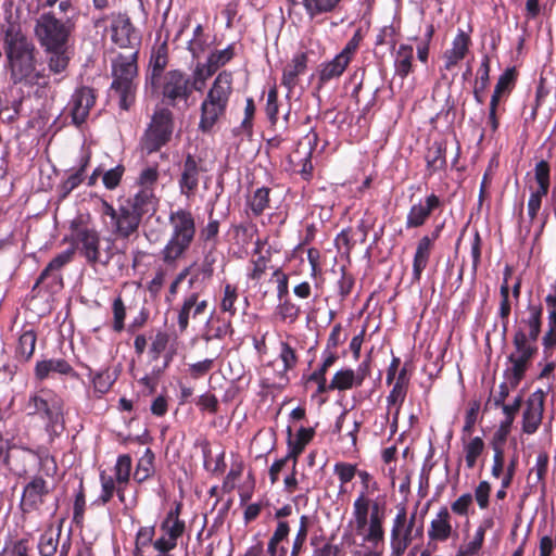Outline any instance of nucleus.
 <instances>
[{
    "label": "nucleus",
    "mask_w": 556,
    "mask_h": 556,
    "mask_svg": "<svg viewBox=\"0 0 556 556\" xmlns=\"http://www.w3.org/2000/svg\"><path fill=\"white\" fill-rule=\"evenodd\" d=\"M517 79V72L515 67L507 68L502 75H500L495 85L494 91L503 96H508L513 90Z\"/></svg>",
    "instance_id": "37"
},
{
    "label": "nucleus",
    "mask_w": 556,
    "mask_h": 556,
    "mask_svg": "<svg viewBox=\"0 0 556 556\" xmlns=\"http://www.w3.org/2000/svg\"><path fill=\"white\" fill-rule=\"evenodd\" d=\"M3 45L13 83L17 84L28 78L36 68V48L20 25H9Z\"/></svg>",
    "instance_id": "1"
},
{
    "label": "nucleus",
    "mask_w": 556,
    "mask_h": 556,
    "mask_svg": "<svg viewBox=\"0 0 556 556\" xmlns=\"http://www.w3.org/2000/svg\"><path fill=\"white\" fill-rule=\"evenodd\" d=\"M545 392L541 389L534 391L526 402L522 415V431L533 434L539 429L544 412Z\"/></svg>",
    "instance_id": "12"
},
{
    "label": "nucleus",
    "mask_w": 556,
    "mask_h": 556,
    "mask_svg": "<svg viewBox=\"0 0 556 556\" xmlns=\"http://www.w3.org/2000/svg\"><path fill=\"white\" fill-rule=\"evenodd\" d=\"M125 204L134 213H139L142 218L150 210H153V194L151 191L144 189L138 192L132 199L126 200Z\"/></svg>",
    "instance_id": "30"
},
{
    "label": "nucleus",
    "mask_w": 556,
    "mask_h": 556,
    "mask_svg": "<svg viewBox=\"0 0 556 556\" xmlns=\"http://www.w3.org/2000/svg\"><path fill=\"white\" fill-rule=\"evenodd\" d=\"M514 421L510 420H503L497 428V430L494 432L493 438L491 440V446H501L504 447L507 437L510 432L511 425Z\"/></svg>",
    "instance_id": "51"
},
{
    "label": "nucleus",
    "mask_w": 556,
    "mask_h": 556,
    "mask_svg": "<svg viewBox=\"0 0 556 556\" xmlns=\"http://www.w3.org/2000/svg\"><path fill=\"white\" fill-rule=\"evenodd\" d=\"M534 178L536 182H551V167L547 161L541 160L535 164Z\"/></svg>",
    "instance_id": "62"
},
{
    "label": "nucleus",
    "mask_w": 556,
    "mask_h": 556,
    "mask_svg": "<svg viewBox=\"0 0 556 556\" xmlns=\"http://www.w3.org/2000/svg\"><path fill=\"white\" fill-rule=\"evenodd\" d=\"M355 532L363 536V542L377 545L383 541L384 531L382 528L384 514L380 511L379 504L371 501L365 494L354 502Z\"/></svg>",
    "instance_id": "2"
},
{
    "label": "nucleus",
    "mask_w": 556,
    "mask_h": 556,
    "mask_svg": "<svg viewBox=\"0 0 556 556\" xmlns=\"http://www.w3.org/2000/svg\"><path fill=\"white\" fill-rule=\"evenodd\" d=\"M78 240L81 244L80 250L88 260V262H106V260L101 258L99 250L100 238L97 231L91 229H83L78 232Z\"/></svg>",
    "instance_id": "23"
},
{
    "label": "nucleus",
    "mask_w": 556,
    "mask_h": 556,
    "mask_svg": "<svg viewBox=\"0 0 556 556\" xmlns=\"http://www.w3.org/2000/svg\"><path fill=\"white\" fill-rule=\"evenodd\" d=\"M348 67V46L320 72V80L327 81L341 76Z\"/></svg>",
    "instance_id": "27"
},
{
    "label": "nucleus",
    "mask_w": 556,
    "mask_h": 556,
    "mask_svg": "<svg viewBox=\"0 0 556 556\" xmlns=\"http://www.w3.org/2000/svg\"><path fill=\"white\" fill-rule=\"evenodd\" d=\"M113 312H114V330L121 331L124 327V318H125V306L123 301L117 298L113 303Z\"/></svg>",
    "instance_id": "63"
},
{
    "label": "nucleus",
    "mask_w": 556,
    "mask_h": 556,
    "mask_svg": "<svg viewBox=\"0 0 556 556\" xmlns=\"http://www.w3.org/2000/svg\"><path fill=\"white\" fill-rule=\"evenodd\" d=\"M526 312L528 316L522 317L519 320L514 336H517L521 332L528 344H535L542 330L543 306L540 303H529Z\"/></svg>",
    "instance_id": "11"
},
{
    "label": "nucleus",
    "mask_w": 556,
    "mask_h": 556,
    "mask_svg": "<svg viewBox=\"0 0 556 556\" xmlns=\"http://www.w3.org/2000/svg\"><path fill=\"white\" fill-rule=\"evenodd\" d=\"M446 148L441 142H433L425 155L429 176L446 167Z\"/></svg>",
    "instance_id": "25"
},
{
    "label": "nucleus",
    "mask_w": 556,
    "mask_h": 556,
    "mask_svg": "<svg viewBox=\"0 0 556 556\" xmlns=\"http://www.w3.org/2000/svg\"><path fill=\"white\" fill-rule=\"evenodd\" d=\"M137 51L119 54L113 62L114 89L119 96V104L127 110L134 100V79L137 76Z\"/></svg>",
    "instance_id": "5"
},
{
    "label": "nucleus",
    "mask_w": 556,
    "mask_h": 556,
    "mask_svg": "<svg viewBox=\"0 0 556 556\" xmlns=\"http://www.w3.org/2000/svg\"><path fill=\"white\" fill-rule=\"evenodd\" d=\"M307 56L305 53H300L294 56L292 62L288 64L283 71L282 84L288 89H292L298 81V76L306 68Z\"/></svg>",
    "instance_id": "26"
},
{
    "label": "nucleus",
    "mask_w": 556,
    "mask_h": 556,
    "mask_svg": "<svg viewBox=\"0 0 556 556\" xmlns=\"http://www.w3.org/2000/svg\"><path fill=\"white\" fill-rule=\"evenodd\" d=\"M35 344L36 333L33 330L25 331L18 339L16 351L22 358L28 359L35 351Z\"/></svg>",
    "instance_id": "38"
},
{
    "label": "nucleus",
    "mask_w": 556,
    "mask_h": 556,
    "mask_svg": "<svg viewBox=\"0 0 556 556\" xmlns=\"http://www.w3.org/2000/svg\"><path fill=\"white\" fill-rule=\"evenodd\" d=\"M50 372L68 375L72 372L70 364L62 358H52L39 362L36 366V377L40 380L49 377Z\"/></svg>",
    "instance_id": "28"
},
{
    "label": "nucleus",
    "mask_w": 556,
    "mask_h": 556,
    "mask_svg": "<svg viewBox=\"0 0 556 556\" xmlns=\"http://www.w3.org/2000/svg\"><path fill=\"white\" fill-rule=\"evenodd\" d=\"M393 388L390 391L389 395L387 396V402L389 406H396V415L400 412V408L402 404L405 401L408 383H409V377L407 374L406 366L402 367L394 379Z\"/></svg>",
    "instance_id": "24"
},
{
    "label": "nucleus",
    "mask_w": 556,
    "mask_h": 556,
    "mask_svg": "<svg viewBox=\"0 0 556 556\" xmlns=\"http://www.w3.org/2000/svg\"><path fill=\"white\" fill-rule=\"evenodd\" d=\"M75 253V249H68L64 251L63 253L56 255L48 265L47 267L41 271L40 276L37 279L36 287L43 282L48 277L53 276L56 274L63 266H65L67 263H70L73 258V255Z\"/></svg>",
    "instance_id": "31"
},
{
    "label": "nucleus",
    "mask_w": 556,
    "mask_h": 556,
    "mask_svg": "<svg viewBox=\"0 0 556 556\" xmlns=\"http://www.w3.org/2000/svg\"><path fill=\"white\" fill-rule=\"evenodd\" d=\"M28 408L30 414L43 412L51 422H58L61 417L59 408H50L47 401L37 395L29 401Z\"/></svg>",
    "instance_id": "35"
},
{
    "label": "nucleus",
    "mask_w": 556,
    "mask_h": 556,
    "mask_svg": "<svg viewBox=\"0 0 556 556\" xmlns=\"http://www.w3.org/2000/svg\"><path fill=\"white\" fill-rule=\"evenodd\" d=\"M548 462H549V456L546 452H540L538 454V457H536V462H535V465L534 467L530 470L529 472V476H528V479L530 480L531 479V475L534 472L535 473V481H534V484H541L542 486V490L545 489L546 486V475H547V470H548Z\"/></svg>",
    "instance_id": "34"
},
{
    "label": "nucleus",
    "mask_w": 556,
    "mask_h": 556,
    "mask_svg": "<svg viewBox=\"0 0 556 556\" xmlns=\"http://www.w3.org/2000/svg\"><path fill=\"white\" fill-rule=\"evenodd\" d=\"M49 490L47 488L46 481L40 478H34L24 488L23 496H22V508L24 510H28L35 508L38 504L42 502V497L48 494Z\"/></svg>",
    "instance_id": "22"
},
{
    "label": "nucleus",
    "mask_w": 556,
    "mask_h": 556,
    "mask_svg": "<svg viewBox=\"0 0 556 556\" xmlns=\"http://www.w3.org/2000/svg\"><path fill=\"white\" fill-rule=\"evenodd\" d=\"M484 535H485V528L480 526L475 532L472 541H470L467 545L464 552H462V555L468 556V555H476L482 547L484 542Z\"/></svg>",
    "instance_id": "50"
},
{
    "label": "nucleus",
    "mask_w": 556,
    "mask_h": 556,
    "mask_svg": "<svg viewBox=\"0 0 556 556\" xmlns=\"http://www.w3.org/2000/svg\"><path fill=\"white\" fill-rule=\"evenodd\" d=\"M340 0H304V5L312 14L331 11Z\"/></svg>",
    "instance_id": "46"
},
{
    "label": "nucleus",
    "mask_w": 556,
    "mask_h": 556,
    "mask_svg": "<svg viewBox=\"0 0 556 556\" xmlns=\"http://www.w3.org/2000/svg\"><path fill=\"white\" fill-rule=\"evenodd\" d=\"M407 521L406 508L403 506L399 509L391 531V545L392 548L399 545V536H401L403 529Z\"/></svg>",
    "instance_id": "44"
},
{
    "label": "nucleus",
    "mask_w": 556,
    "mask_h": 556,
    "mask_svg": "<svg viewBox=\"0 0 556 556\" xmlns=\"http://www.w3.org/2000/svg\"><path fill=\"white\" fill-rule=\"evenodd\" d=\"M96 96L93 90L88 87H81L75 91L72 98L73 106L71 114L74 124H83L89 115L90 109L93 106Z\"/></svg>",
    "instance_id": "15"
},
{
    "label": "nucleus",
    "mask_w": 556,
    "mask_h": 556,
    "mask_svg": "<svg viewBox=\"0 0 556 556\" xmlns=\"http://www.w3.org/2000/svg\"><path fill=\"white\" fill-rule=\"evenodd\" d=\"M416 514H413L409 518L408 525H405L403 536H399V545L393 547V551L397 554H402L412 542V530L415 522Z\"/></svg>",
    "instance_id": "55"
},
{
    "label": "nucleus",
    "mask_w": 556,
    "mask_h": 556,
    "mask_svg": "<svg viewBox=\"0 0 556 556\" xmlns=\"http://www.w3.org/2000/svg\"><path fill=\"white\" fill-rule=\"evenodd\" d=\"M179 506L175 511H170L165 521L163 522V529L167 532L170 539L177 540L185 530V523L178 519Z\"/></svg>",
    "instance_id": "36"
},
{
    "label": "nucleus",
    "mask_w": 556,
    "mask_h": 556,
    "mask_svg": "<svg viewBox=\"0 0 556 556\" xmlns=\"http://www.w3.org/2000/svg\"><path fill=\"white\" fill-rule=\"evenodd\" d=\"M111 33L113 42L121 49H125L126 53H129V51L138 52L141 37L128 15L123 13L114 15L111 24Z\"/></svg>",
    "instance_id": "9"
},
{
    "label": "nucleus",
    "mask_w": 556,
    "mask_h": 556,
    "mask_svg": "<svg viewBox=\"0 0 556 556\" xmlns=\"http://www.w3.org/2000/svg\"><path fill=\"white\" fill-rule=\"evenodd\" d=\"M414 48L407 43H401L394 52V76L402 80L407 78L415 71Z\"/></svg>",
    "instance_id": "19"
},
{
    "label": "nucleus",
    "mask_w": 556,
    "mask_h": 556,
    "mask_svg": "<svg viewBox=\"0 0 556 556\" xmlns=\"http://www.w3.org/2000/svg\"><path fill=\"white\" fill-rule=\"evenodd\" d=\"M371 350L366 354L364 361L359 364L356 372L350 369V389L361 386L364 379L370 374Z\"/></svg>",
    "instance_id": "40"
},
{
    "label": "nucleus",
    "mask_w": 556,
    "mask_h": 556,
    "mask_svg": "<svg viewBox=\"0 0 556 556\" xmlns=\"http://www.w3.org/2000/svg\"><path fill=\"white\" fill-rule=\"evenodd\" d=\"M334 362V356H329L325 359L321 368L318 371H315L309 377V380L316 381L318 383V392L323 393L328 390L326 386V379L324 377L326 369L331 366Z\"/></svg>",
    "instance_id": "57"
},
{
    "label": "nucleus",
    "mask_w": 556,
    "mask_h": 556,
    "mask_svg": "<svg viewBox=\"0 0 556 556\" xmlns=\"http://www.w3.org/2000/svg\"><path fill=\"white\" fill-rule=\"evenodd\" d=\"M432 249V239H430V236H424L417 242L416 251L413 258V282L420 281L422 271L428 266Z\"/></svg>",
    "instance_id": "20"
},
{
    "label": "nucleus",
    "mask_w": 556,
    "mask_h": 556,
    "mask_svg": "<svg viewBox=\"0 0 556 556\" xmlns=\"http://www.w3.org/2000/svg\"><path fill=\"white\" fill-rule=\"evenodd\" d=\"M207 307V302L205 300H200L198 293H192L188 296L179 311L178 314V325L181 331H185L189 325L190 315L193 318H197L204 314Z\"/></svg>",
    "instance_id": "21"
},
{
    "label": "nucleus",
    "mask_w": 556,
    "mask_h": 556,
    "mask_svg": "<svg viewBox=\"0 0 556 556\" xmlns=\"http://www.w3.org/2000/svg\"><path fill=\"white\" fill-rule=\"evenodd\" d=\"M513 344L515 352L507 357L511 366L504 371V376L508 380L510 388L516 389L525 378L532 358L538 353V346L535 344H528L521 332L513 337Z\"/></svg>",
    "instance_id": "7"
},
{
    "label": "nucleus",
    "mask_w": 556,
    "mask_h": 556,
    "mask_svg": "<svg viewBox=\"0 0 556 556\" xmlns=\"http://www.w3.org/2000/svg\"><path fill=\"white\" fill-rule=\"evenodd\" d=\"M141 223L139 213H134L125 204L118 207V216L113 224V232L121 238H128L138 230Z\"/></svg>",
    "instance_id": "17"
},
{
    "label": "nucleus",
    "mask_w": 556,
    "mask_h": 556,
    "mask_svg": "<svg viewBox=\"0 0 556 556\" xmlns=\"http://www.w3.org/2000/svg\"><path fill=\"white\" fill-rule=\"evenodd\" d=\"M289 534V525L285 521H280L278 527L268 543V553L270 556H277V545Z\"/></svg>",
    "instance_id": "49"
},
{
    "label": "nucleus",
    "mask_w": 556,
    "mask_h": 556,
    "mask_svg": "<svg viewBox=\"0 0 556 556\" xmlns=\"http://www.w3.org/2000/svg\"><path fill=\"white\" fill-rule=\"evenodd\" d=\"M154 536V527H143L138 531L137 538H136V554L135 556H138L140 553L141 547L147 546L152 542V539Z\"/></svg>",
    "instance_id": "58"
},
{
    "label": "nucleus",
    "mask_w": 556,
    "mask_h": 556,
    "mask_svg": "<svg viewBox=\"0 0 556 556\" xmlns=\"http://www.w3.org/2000/svg\"><path fill=\"white\" fill-rule=\"evenodd\" d=\"M440 206L441 200L434 193L427 195L425 202L420 201L412 205L406 215V229L422 227L431 216L432 212Z\"/></svg>",
    "instance_id": "14"
},
{
    "label": "nucleus",
    "mask_w": 556,
    "mask_h": 556,
    "mask_svg": "<svg viewBox=\"0 0 556 556\" xmlns=\"http://www.w3.org/2000/svg\"><path fill=\"white\" fill-rule=\"evenodd\" d=\"M472 505V495L465 493L451 504V509L459 516H467L469 507Z\"/></svg>",
    "instance_id": "56"
},
{
    "label": "nucleus",
    "mask_w": 556,
    "mask_h": 556,
    "mask_svg": "<svg viewBox=\"0 0 556 556\" xmlns=\"http://www.w3.org/2000/svg\"><path fill=\"white\" fill-rule=\"evenodd\" d=\"M46 51L51 53V56L48 62L51 72L58 74L63 72L67 67L70 58L66 55V49Z\"/></svg>",
    "instance_id": "42"
},
{
    "label": "nucleus",
    "mask_w": 556,
    "mask_h": 556,
    "mask_svg": "<svg viewBox=\"0 0 556 556\" xmlns=\"http://www.w3.org/2000/svg\"><path fill=\"white\" fill-rule=\"evenodd\" d=\"M492 450L494 452V455L491 473L494 478L498 479L503 475L505 466L504 447L492 446Z\"/></svg>",
    "instance_id": "53"
},
{
    "label": "nucleus",
    "mask_w": 556,
    "mask_h": 556,
    "mask_svg": "<svg viewBox=\"0 0 556 556\" xmlns=\"http://www.w3.org/2000/svg\"><path fill=\"white\" fill-rule=\"evenodd\" d=\"M236 299H237L236 288L230 285H227L225 287L224 298L220 303L222 311L228 312L231 315H233L236 312L235 307H233V303H235Z\"/></svg>",
    "instance_id": "60"
},
{
    "label": "nucleus",
    "mask_w": 556,
    "mask_h": 556,
    "mask_svg": "<svg viewBox=\"0 0 556 556\" xmlns=\"http://www.w3.org/2000/svg\"><path fill=\"white\" fill-rule=\"evenodd\" d=\"M130 468H131V459L128 455H122L118 457L115 471H116V479L118 482H127L130 475Z\"/></svg>",
    "instance_id": "52"
},
{
    "label": "nucleus",
    "mask_w": 556,
    "mask_h": 556,
    "mask_svg": "<svg viewBox=\"0 0 556 556\" xmlns=\"http://www.w3.org/2000/svg\"><path fill=\"white\" fill-rule=\"evenodd\" d=\"M60 528L47 530L39 542V553L41 556H55L58 554Z\"/></svg>",
    "instance_id": "32"
},
{
    "label": "nucleus",
    "mask_w": 556,
    "mask_h": 556,
    "mask_svg": "<svg viewBox=\"0 0 556 556\" xmlns=\"http://www.w3.org/2000/svg\"><path fill=\"white\" fill-rule=\"evenodd\" d=\"M452 532L451 514L446 506H442L430 522L428 536L431 541L445 542L451 538Z\"/></svg>",
    "instance_id": "18"
},
{
    "label": "nucleus",
    "mask_w": 556,
    "mask_h": 556,
    "mask_svg": "<svg viewBox=\"0 0 556 556\" xmlns=\"http://www.w3.org/2000/svg\"><path fill=\"white\" fill-rule=\"evenodd\" d=\"M470 45L471 38L469 34L465 33L463 29H458V33L452 42V48L444 52V65L442 70H453L459 61L465 59Z\"/></svg>",
    "instance_id": "16"
},
{
    "label": "nucleus",
    "mask_w": 556,
    "mask_h": 556,
    "mask_svg": "<svg viewBox=\"0 0 556 556\" xmlns=\"http://www.w3.org/2000/svg\"><path fill=\"white\" fill-rule=\"evenodd\" d=\"M484 447L485 444L481 437H475L464 445L467 468L472 469L476 466L478 458L484 451Z\"/></svg>",
    "instance_id": "33"
},
{
    "label": "nucleus",
    "mask_w": 556,
    "mask_h": 556,
    "mask_svg": "<svg viewBox=\"0 0 556 556\" xmlns=\"http://www.w3.org/2000/svg\"><path fill=\"white\" fill-rule=\"evenodd\" d=\"M230 93L231 74L222 72L216 77L201 106L200 128L203 131L210 130L218 117L224 114Z\"/></svg>",
    "instance_id": "4"
},
{
    "label": "nucleus",
    "mask_w": 556,
    "mask_h": 556,
    "mask_svg": "<svg viewBox=\"0 0 556 556\" xmlns=\"http://www.w3.org/2000/svg\"><path fill=\"white\" fill-rule=\"evenodd\" d=\"M73 24L58 20L52 13L41 14L35 26V35L46 50L66 49Z\"/></svg>",
    "instance_id": "6"
},
{
    "label": "nucleus",
    "mask_w": 556,
    "mask_h": 556,
    "mask_svg": "<svg viewBox=\"0 0 556 556\" xmlns=\"http://www.w3.org/2000/svg\"><path fill=\"white\" fill-rule=\"evenodd\" d=\"M269 190L265 188L257 189L250 202L251 210L255 214H261L268 205Z\"/></svg>",
    "instance_id": "48"
},
{
    "label": "nucleus",
    "mask_w": 556,
    "mask_h": 556,
    "mask_svg": "<svg viewBox=\"0 0 556 556\" xmlns=\"http://www.w3.org/2000/svg\"><path fill=\"white\" fill-rule=\"evenodd\" d=\"M232 58L230 48L212 53L207 60V75H213L220 66L225 65Z\"/></svg>",
    "instance_id": "41"
},
{
    "label": "nucleus",
    "mask_w": 556,
    "mask_h": 556,
    "mask_svg": "<svg viewBox=\"0 0 556 556\" xmlns=\"http://www.w3.org/2000/svg\"><path fill=\"white\" fill-rule=\"evenodd\" d=\"M490 56L484 54L481 60V64L477 71V78L473 88L480 91H486L490 84Z\"/></svg>",
    "instance_id": "39"
},
{
    "label": "nucleus",
    "mask_w": 556,
    "mask_h": 556,
    "mask_svg": "<svg viewBox=\"0 0 556 556\" xmlns=\"http://www.w3.org/2000/svg\"><path fill=\"white\" fill-rule=\"evenodd\" d=\"M173 132V114L167 109L155 111L151 124L146 131L142 147L148 153L157 151L164 146Z\"/></svg>",
    "instance_id": "8"
},
{
    "label": "nucleus",
    "mask_w": 556,
    "mask_h": 556,
    "mask_svg": "<svg viewBox=\"0 0 556 556\" xmlns=\"http://www.w3.org/2000/svg\"><path fill=\"white\" fill-rule=\"evenodd\" d=\"M167 64V49L166 45L163 43L159 47L152 59V79L159 77Z\"/></svg>",
    "instance_id": "45"
},
{
    "label": "nucleus",
    "mask_w": 556,
    "mask_h": 556,
    "mask_svg": "<svg viewBox=\"0 0 556 556\" xmlns=\"http://www.w3.org/2000/svg\"><path fill=\"white\" fill-rule=\"evenodd\" d=\"M199 168L192 155H188L180 178V187L184 193L192 191L198 186Z\"/></svg>",
    "instance_id": "29"
},
{
    "label": "nucleus",
    "mask_w": 556,
    "mask_h": 556,
    "mask_svg": "<svg viewBox=\"0 0 556 556\" xmlns=\"http://www.w3.org/2000/svg\"><path fill=\"white\" fill-rule=\"evenodd\" d=\"M123 174H124V167L122 165H118L115 168L108 170L103 175L104 186L108 189L116 188L122 179Z\"/></svg>",
    "instance_id": "59"
},
{
    "label": "nucleus",
    "mask_w": 556,
    "mask_h": 556,
    "mask_svg": "<svg viewBox=\"0 0 556 556\" xmlns=\"http://www.w3.org/2000/svg\"><path fill=\"white\" fill-rule=\"evenodd\" d=\"M0 556H28L26 541L21 540L7 545Z\"/></svg>",
    "instance_id": "61"
},
{
    "label": "nucleus",
    "mask_w": 556,
    "mask_h": 556,
    "mask_svg": "<svg viewBox=\"0 0 556 556\" xmlns=\"http://www.w3.org/2000/svg\"><path fill=\"white\" fill-rule=\"evenodd\" d=\"M479 413V404L475 403L465 415V424L463 427V438L462 440L465 441V435H470L473 431L477 418Z\"/></svg>",
    "instance_id": "54"
},
{
    "label": "nucleus",
    "mask_w": 556,
    "mask_h": 556,
    "mask_svg": "<svg viewBox=\"0 0 556 556\" xmlns=\"http://www.w3.org/2000/svg\"><path fill=\"white\" fill-rule=\"evenodd\" d=\"M556 547V540L551 535H544L539 543V556H552Z\"/></svg>",
    "instance_id": "64"
},
{
    "label": "nucleus",
    "mask_w": 556,
    "mask_h": 556,
    "mask_svg": "<svg viewBox=\"0 0 556 556\" xmlns=\"http://www.w3.org/2000/svg\"><path fill=\"white\" fill-rule=\"evenodd\" d=\"M491 484L489 481H480L475 489V500L480 509H485L490 505Z\"/></svg>",
    "instance_id": "47"
},
{
    "label": "nucleus",
    "mask_w": 556,
    "mask_h": 556,
    "mask_svg": "<svg viewBox=\"0 0 556 556\" xmlns=\"http://www.w3.org/2000/svg\"><path fill=\"white\" fill-rule=\"evenodd\" d=\"M169 222L174 229L173 236L162 251L163 261L167 264L174 263L184 255L195 233L194 219L187 211L172 213Z\"/></svg>",
    "instance_id": "3"
},
{
    "label": "nucleus",
    "mask_w": 556,
    "mask_h": 556,
    "mask_svg": "<svg viewBox=\"0 0 556 556\" xmlns=\"http://www.w3.org/2000/svg\"><path fill=\"white\" fill-rule=\"evenodd\" d=\"M547 320L548 329L542 338V345L545 352L556 346V309L548 312Z\"/></svg>",
    "instance_id": "43"
},
{
    "label": "nucleus",
    "mask_w": 556,
    "mask_h": 556,
    "mask_svg": "<svg viewBox=\"0 0 556 556\" xmlns=\"http://www.w3.org/2000/svg\"><path fill=\"white\" fill-rule=\"evenodd\" d=\"M317 140V134L311 130L299 141L296 149L289 155L293 170L301 173L303 176H308L312 173L311 156Z\"/></svg>",
    "instance_id": "10"
},
{
    "label": "nucleus",
    "mask_w": 556,
    "mask_h": 556,
    "mask_svg": "<svg viewBox=\"0 0 556 556\" xmlns=\"http://www.w3.org/2000/svg\"><path fill=\"white\" fill-rule=\"evenodd\" d=\"M192 92L191 80L179 71H172L165 75L163 96L168 99L170 105L176 101L188 100Z\"/></svg>",
    "instance_id": "13"
}]
</instances>
